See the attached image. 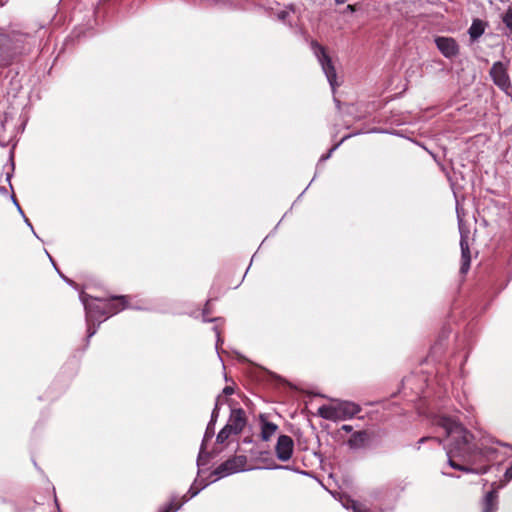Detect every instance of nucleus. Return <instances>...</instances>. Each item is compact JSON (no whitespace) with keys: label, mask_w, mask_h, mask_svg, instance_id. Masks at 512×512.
<instances>
[{"label":"nucleus","mask_w":512,"mask_h":512,"mask_svg":"<svg viewBox=\"0 0 512 512\" xmlns=\"http://www.w3.org/2000/svg\"><path fill=\"white\" fill-rule=\"evenodd\" d=\"M432 424L442 428L449 443L444 446L448 457V464L456 470L466 473L485 474L488 467L474 469L460 465L454 461L455 457L466 459L475 453L476 447L472 443L473 435L460 423L458 419L445 414H438L433 417Z\"/></svg>","instance_id":"obj_1"},{"label":"nucleus","mask_w":512,"mask_h":512,"mask_svg":"<svg viewBox=\"0 0 512 512\" xmlns=\"http://www.w3.org/2000/svg\"><path fill=\"white\" fill-rule=\"evenodd\" d=\"M89 298L91 297L86 294H81L80 296L86 313V322L88 326L87 337L91 338L97 332V327H92V323L99 320L101 317H105L106 319L122 311L127 307V300L125 296H115L108 300L95 299L94 301L89 302Z\"/></svg>","instance_id":"obj_2"},{"label":"nucleus","mask_w":512,"mask_h":512,"mask_svg":"<svg viewBox=\"0 0 512 512\" xmlns=\"http://www.w3.org/2000/svg\"><path fill=\"white\" fill-rule=\"evenodd\" d=\"M361 410L360 406L350 401H339L334 405H322L317 414L326 420L340 421L354 417Z\"/></svg>","instance_id":"obj_3"},{"label":"nucleus","mask_w":512,"mask_h":512,"mask_svg":"<svg viewBox=\"0 0 512 512\" xmlns=\"http://www.w3.org/2000/svg\"><path fill=\"white\" fill-rule=\"evenodd\" d=\"M312 49L322 67L324 74L326 75L332 90L334 91L336 86H338V83L336 82L337 74L330 57L326 54L324 47L316 42L312 43Z\"/></svg>","instance_id":"obj_4"},{"label":"nucleus","mask_w":512,"mask_h":512,"mask_svg":"<svg viewBox=\"0 0 512 512\" xmlns=\"http://www.w3.org/2000/svg\"><path fill=\"white\" fill-rule=\"evenodd\" d=\"M247 463V457L244 455H239L232 457L225 462L221 463L215 470L214 474L218 477H225L237 472L245 471V466Z\"/></svg>","instance_id":"obj_5"},{"label":"nucleus","mask_w":512,"mask_h":512,"mask_svg":"<svg viewBox=\"0 0 512 512\" xmlns=\"http://www.w3.org/2000/svg\"><path fill=\"white\" fill-rule=\"evenodd\" d=\"M294 441L288 435H280L275 445V454L278 460L286 462L292 458Z\"/></svg>","instance_id":"obj_6"},{"label":"nucleus","mask_w":512,"mask_h":512,"mask_svg":"<svg viewBox=\"0 0 512 512\" xmlns=\"http://www.w3.org/2000/svg\"><path fill=\"white\" fill-rule=\"evenodd\" d=\"M32 37L28 34L23 33H12L9 36V42L11 43V51L13 54H23L31 49Z\"/></svg>","instance_id":"obj_7"},{"label":"nucleus","mask_w":512,"mask_h":512,"mask_svg":"<svg viewBox=\"0 0 512 512\" xmlns=\"http://www.w3.org/2000/svg\"><path fill=\"white\" fill-rule=\"evenodd\" d=\"M246 423V414L242 408L231 409V413L226 425L234 430L235 435H238L243 431Z\"/></svg>","instance_id":"obj_8"},{"label":"nucleus","mask_w":512,"mask_h":512,"mask_svg":"<svg viewBox=\"0 0 512 512\" xmlns=\"http://www.w3.org/2000/svg\"><path fill=\"white\" fill-rule=\"evenodd\" d=\"M435 43L439 51L446 58H453L459 53V46L451 37H437Z\"/></svg>","instance_id":"obj_9"},{"label":"nucleus","mask_w":512,"mask_h":512,"mask_svg":"<svg viewBox=\"0 0 512 512\" xmlns=\"http://www.w3.org/2000/svg\"><path fill=\"white\" fill-rule=\"evenodd\" d=\"M460 248H461V268L460 272L466 274L470 268L471 255L468 244V233H464L460 228Z\"/></svg>","instance_id":"obj_10"},{"label":"nucleus","mask_w":512,"mask_h":512,"mask_svg":"<svg viewBox=\"0 0 512 512\" xmlns=\"http://www.w3.org/2000/svg\"><path fill=\"white\" fill-rule=\"evenodd\" d=\"M200 490H201V488H195L194 485H192L190 487V489L188 490L187 494L182 497V502L181 503H176L177 496H172V498L169 501V503L164 505L159 510V512H175V511L179 510L181 508V506L183 505V503H185L189 499L195 497L200 492Z\"/></svg>","instance_id":"obj_11"},{"label":"nucleus","mask_w":512,"mask_h":512,"mask_svg":"<svg viewBox=\"0 0 512 512\" xmlns=\"http://www.w3.org/2000/svg\"><path fill=\"white\" fill-rule=\"evenodd\" d=\"M490 75L493 78L494 83L500 88L509 86V77L503 63L495 62L491 67Z\"/></svg>","instance_id":"obj_12"},{"label":"nucleus","mask_w":512,"mask_h":512,"mask_svg":"<svg viewBox=\"0 0 512 512\" xmlns=\"http://www.w3.org/2000/svg\"><path fill=\"white\" fill-rule=\"evenodd\" d=\"M260 424H261V439L263 441H269L271 439V437L278 430V426L273 422H269L265 418L264 415H260Z\"/></svg>","instance_id":"obj_13"},{"label":"nucleus","mask_w":512,"mask_h":512,"mask_svg":"<svg viewBox=\"0 0 512 512\" xmlns=\"http://www.w3.org/2000/svg\"><path fill=\"white\" fill-rule=\"evenodd\" d=\"M368 439H369V436L366 431L354 432L348 440V446L351 449L363 448L366 445Z\"/></svg>","instance_id":"obj_14"},{"label":"nucleus","mask_w":512,"mask_h":512,"mask_svg":"<svg viewBox=\"0 0 512 512\" xmlns=\"http://www.w3.org/2000/svg\"><path fill=\"white\" fill-rule=\"evenodd\" d=\"M497 509V492L492 490L484 498L483 512H494Z\"/></svg>","instance_id":"obj_15"},{"label":"nucleus","mask_w":512,"mask_h":512,"mask_svg":"<svg viewBox=\"0 0 512 512\" xmlns=\"http://www.w3.org/2000/svg\"><path fill=\"white\" fill-rule=\"evenodd\" d=\"M468 33L472 40L478 39L484 33V23L479 19L474 20L468 30Z\"/></svg>","instance_id":"obj_16"},{"label":"nucleus","mask_w":512,"mask_h":512,"mask_svg":"<svg viewBox=\"0 0 512 512\" xmlns=\"http://www.w3.org/2000/svg\"><path fill=\"white\" fill-rule=\"evenodd\" d=\"M234 434V430L232 428H229L227 425H225L218 433L216 437V441L219 444L225 443L226 440L229 439V437Z\"/></svg>","instance_id":"obj_17"},{"label":"nucleus","mask_w":512,"mask_h":512,"mask_svg":"<svg viewBox=\"0 0 512 512\" xmlns=\"http://www.w3.org/2000/svg\"><path fill=\"white\" fill-rule=\"evenodd\" d=\"M215 433V424L208 422V425L206 427V431L204 433V437L202 440V445H206V442L211 440Z\"/></svg>","instance_id":"obj_18"},{"label":"nucleus","mask_w":512,"mask_h":512,"mask_svg":"<svg viewBox=\"0 0 512 512\" xmlns=\"http://www.w3.org/2000/svg\"><path fill=\"white\" fill-rule=\"evenodd\" d=\"M502 21L512 34V8H509L502 16Z\"/></svg>","instance_id":"obj_19"},{"label":"nucleus","mask_w":512,"mask_h":512,"mask_svg":"<svg viewBox=\"0 0 512 512\" xmlns=\"http://www.w3.org/2000/svg\"><path fill=\"white\" fill-rule=\"evenodd\" d=\"M206 445L201 444L200 452L197 458V465H205L208 462L209 455L205 453Z\"/></svg>","instance_id":"obj_20"},{"label":"nucleus","mask_w":512,"mask_h":512,"mask_svg":"<svg viewBox=\"0 0 512 512\" xmlns=\"http://www.w3.org/2000/svg\"><path fill=\"white\" fill-rule=\"evenodd\" d=\"M346 138H347V137H344V138L341 140V142H340V143H338V144L334 145V146H333V147H332V148H331V149H330L326 154H323V155L320 157V159H319V163H321V162H324V161L328 160V159L331 157L332 153H333V152H334V151L339 147V145H340V144H341V143H342Z\"/></svg>","instance_id":"obj_21"},{"label":"nucleus","mask_w":512,"mask_h":512,"mask_svg":"<svg viewBox=\"0 0 512 512\" xmlns=\"http://www.w3.org/2000/svg\"><path fill=\"white\" fill-rule=\"evenodd\" d=\"M427 440H434L436 441L438 444H442L443 443V440L441 438H437V437H422L419 441H418V446H417V449H420V445L424 442H426Z\"/></svg>","instance_id":"obj_22"},{"label":"nucleus","mask_w":512,"mask_h":512,"mask_svg":"<svg viewBox=\"0 0 512 512\" xmlns=\"http://www.w3.org/2000/svg\"><path fill=\"white\" fill-rule=\"evenodd\" d=\"M351 506H347V508H352L353 512H370L367 509H362L355 501H349Z\"/></svg>","instance_id":"obj_23"},{"label":"nucleus","mask_w":512,"mask_h":512,"mask_svg":"<svg viewBox=\"0 0 512 512\" xmlns=\"http://www.w3.org/2000/svg\"><path fill=\"white\" fill-rule=\"evenodd\" d=\"M219 410H220L219 407L214 406V409L212 410L211 418H210V421H209L210 423L216 424L217 419L219 417Z\"/></svg>","instance_id":"obj_24"},{"label":"nucleus","mask_w":512,"mask_h":512,"mask_svg":"<svg viewBox=\"0 0 512 512\" xmlns=\"http://www.w3.org/2000/svg\"><path fill=\"white\" fill-rule=\"evenodd\" d=\"M504 478L506 483L512 480V464L506 469Z\"/></svg>","instance_id":"obj_25"},{"label":"nucleus","mask_w":512,"mask_h":512,"mask_svg":"<svg viewBox=\"0 0 512 512\" xmlns=\"http://www.w3.org/2000/svg\"><path fill=\"white\" fill-rule=\"evenodd\" d=\"M234 393V388L232 386H226L223 388L221 395L228 396Z\"/></svg>","instance_id":"obj_26"},{"label":"nucleus","mask_w":512,"mask_h":512,"mask_svg":"<svg viewBox=\"0 0 512 512\" xmlns=\"http://www.w3.org/2000/svg\"><path fill=\"white\" fill-rule=\"evenodd\" d=\"M225 402H226V399L224 398V396L219 394L216 397L215 406L220 408V406L223 405Z\"/></svg>","instance_id":"obj_27"},{"label":"nucleus","mask_w":512,"mask_h":512,"mask_svg":"<svg viewBox=\"0 0 512 512\" xmlns=\"http://www.w3.org/2000/svg\"><path fill=\"white\" fill-rule=\"evenodd\" d=\"M213 330H214V331H215V333H216V337H217L216 348H218V346H219L220 342H222V340H221V338H220V332H219V330H218V327H217V326H215V327L213 328Z\"/></svg>","instance_id":"obj_28"},{"label":"nucleus","mask_w":512,"mask_h":512,"mask_svg":"<svg viewBox=\"0 0 512 512\" xmlns=\"http://www.w3.org/2000/svg\"><path fill=\"white\" fill-rule=\"evenodd\" d=\"M341 429H342L343 431L347 432V433H350V432H352V431H353V427H352L351 425H347V424L343 425V426L341 427Z\"/></svg>","instance_id":"obj_29"},{"label":"nucleus","mask_w":512,"mask_h":512,"mask_svg":"<svg viewBox=\"0 0 512 512\" xmlns=\"http://www.w3.org/2000/svg\"><path fill=\"white\" fill-rule=\"evenodd\" d=\"M11 198H12V200H13V203L16 205V207H17L18 211H19L21 214H23V211H22V209H21L20 205L18 204V202H17V200H16L15 196H14V195H12V196H11Z\"/></svg>","instance_id":"obj_30"},{"label":"nucleus","mask_w":512,"mask_h":512,"mask_svg":"<svg viewBox=\"0 0 512 512\" xmlns=\"http://www.w3.org/2000/svg\"><path fill=\"white\" fill-rule=\"evenodd\" d=\"M206 313H207V308H205V309H204V311H203L204 321L213 322V321H216V320H217V318L207 319V318L205 317Z\"/></svg>","instance_id":"obj_31"},{"label":"nucleus","mask_w":512,"mask_h":512,"mask_svg":"<svg viewBox=\"0 0 512 512\" xmlns=\"http://www.w3.org/2000/svg\"><path fill=\"white\" fill-rule=\"evenodd\" d=\"M287 12L286 11H282L278 14V18L281 19V20H285L286 16H287Z\"/></svg>","instance_id":"obj_32"},{"label":"nucleus","mask_w":512,"mask_h":512,"mask_svg":"<svg viewBox=\"0 0 512 512\" xmlns=\"http://www.w3.org/2000/svg\"><path fill=\"white\" fill-rule=\"evenodd\" d=\"M346 10L352 13V12L355 11V6L354 5H347Z\"/></svg>","instance_id":"obj_33"},{"label":"nucleus","mask_w":512,"mask_h":512,"mask_svg":"<svg viewBox=\"0 0 512 512\" xmlns=\"http://www.w3.org/2000/svg\"><path fill=\"white\" fill-rule=\"evenodd\" d=\"M273 468L274 469H289L288 466H281V465H275Z\"/></svg>","instance_id":"obj_34"},{"label":"nucleus","mask_w":512,"mask_h":512,"mask_svg":"<svg viewBox=\"0 0 512 512\" xmlns=\"http://www.w3.org/2000/svg\"><path fill=\"white\" fill-rule=\"evenodd\" d=\"M346 1H347V0H335V2H336L337 4H343V3H345Z\"/></svg>","instance_id":"obj_35"},{"label":"nucleus","mask_w":512,"mask_h":512,"mask_svg":"<svg viewBox=\"0 0 512 512\" xmlns=\"http://www.w3.org/2000/svg\"><path fill=\"white\" fill-rule=\"evenodd\" d=\"M25 222H26V224H27L28 226H30V227H31V229H33V227H32V225H31V223L29 222V220H28L27 218H25Z\"/></svg>","instance_id":"obj_36"},{"label":"nucleus","mask_w":512,"mask_h":512,"mask_svg":"<svg viewBox=\"0 0 512 512\" xmlns=\"http://www.w3.org/2000/svg\"><path fill=\"white\" fill-rule=\"evenodd\" d=\"M10 179H11V174H7V180L10 182Z\"/></svg>","instance_id":"obj_37"},{"label":"nucleus","mask_w":512,"mask_h":512,"mask_svg":"<svg viewBox=\"0 0 512 512\" xmlns=\"http://www.w3.org/2000/svg\"><path fill=\"white\" fill-rule=\"evenodd\" d=\"M49 258H50V261L53 263V265L55 266V263L53 261V258L48 254Z\"/></svg>","instance_id":"obj_38"}]
</instances>
